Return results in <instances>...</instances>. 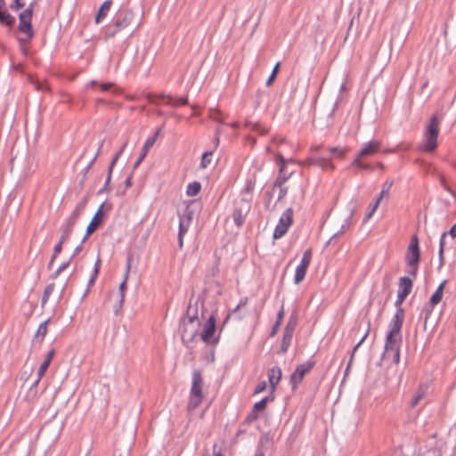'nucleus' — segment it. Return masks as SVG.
<instances>
[{"label":"nucleus","instance_id":"nucleus-49","mask_svg":"<svg viewBox=\"0 0 456 456\" xmlns=\"http://www.w3.org/2000/svg\"><path fill=\"white\" fill-rule=\"evenodd\" d=\"M70 261L68 260L64 263H62L52 274H51V278L52 279H56L64 270H66L69 265H70Z\"/></svg>","mask_w":456,"mask_h":456},{"label":"nucleus","instance_id":"nucleus-15","mask_svg":"<svg viewBox=\"0 0 456 456\" xmlns=\"http://www.w3.org/2000/svg\"><path fill=\"white\" fill-rule=\"evenodd\" d=\"M381 147L379 141L372 140L365 142L354 159H364L376 154Z\"/></svg>","mask_w":456,"mask_h":456},{"label":"nucleus","instance_id":"nucleus-58","mask_svg":"<svg viewBox=\"0 0 456 456\" xmlns=\"http://www.w3.org/2000/svg\"><path fill=\"white\" fill-rule=\"evenodd\" d=\"M41 379H39V376H37V379L32 383L28 389V395H31L32 396L37 395V387L40 382Z\"/></svg>","mask_w":456,"mask_h":456},{"label":"nucleus","instance_id":"nucleus-11","mask_svg":"<svg viewBox=\"0 0 456 456\" xmlns=\"http://www.w3.org/2000/svg\"><path fill=\"white\" fill-rule=\"evenodd\" d=\"M146 98L150 104H155V105L159 104L160 101H165V100H166L165 104L171 105L174 107H176L178 105H187L189 103L187 96H183L176 100H174L171 95L155 94L149 93V94H147Z\"/></svg>","mask_w":456,"mask_h":456},{"label":"nucleus","instance_id":"nucleus-43","mask_svg":"<svg viewBox=\"0 0 456 456\" xmlns=\"http://www.w3.org/2000/svg\"><path fill=\"white\" fill-rule=\"evenodd\" d=\"M54 288H55V284L54 283H49L45 288V290H44V293H43V296H42V300H41V306L42 307H44L45 305L47 303L50 296L52 295V293L54 290Z\"/></svg>","mask_w":456,"mask_h":456},{"label":"nucleus","instance_id":"nucleus-18","mask_svg":"<svg viewBox=\"0 0 456 456\" xmlns=\"http://www.w3.org/2000/svg\"><path fill=\"white\" fill-rule=\"evenodd\" d=\"M306 163L309 166L319 167L323 170H333L334 165L331 163L330 159L322 157H311L306 159Z\"/></svg>","mask_w":456,"mask_h":456},{"label":"nucleus","instance_id":"nucleus-24","mask_svg":"<svg viewBox=\"0 0 456 456\" xmlns=\"http://www.w3.org/2000/svg\"><path fill=\"white\" fill-rule=\"evenodd\" d=\"M316 364V362L314 360V356H312L307 362L304 363L298 364L295 371H297V375H301L302 377H305V374H307Z\"/></svg>","mask_w":456,"mask_h":456},{"label":"nucleus","instance_id":"nucleus-21","mask_svg":"<svg viewBox=\"0 0 456 456\" xmlns=\"http://www.w3.org/2000/svg\"><path fill=\"white\" fill-rule=\"evenodd\" d=\"M113 1L112 0H105L102 5L99 7V10L94 17V21L96 24L101 23L108 15Z\"/></svg>","mask_w":456,"mask_h":456},{"label":"nucleus","instance_id":"nucleus-36","mask_svg":"<svg viewBox=\"0 0 456 456\" xmlns=\"http://www.w3.org/2000/svg\"><path fill=\"white\" fill-rule=\"evenodd\" d=\"M101 264H102L101 258L98 256L94 263V270L91 274V277L87 282V288L91 289V287L94 285L95 281H96V279L99 275L100 270H101Z\"/></svg>","mask_w":456,"mask_h":456},{"label":"nucleus","instance_id":"nucleus-13","mask_svg":"<svg viewBox=\"0 0 456 456\" xmlns=\"http://www.w3.org/2000/svg\"><path fill=\"white\" fill-rule=\"evenodd\" d=\"M104 203H102L98 208L97 211L91 219L89 224L86 227V234L82 239V243H85L87 239L100 227V225L103 222L104 213H103Z\"/></svg>","mask_w":456,"mask_h":456},{"label":"nucleus","instance_id":"nucleus-16","mask_svg":"<svg viewBox=\"0 0 456 456\" xmlns=\"http://www.w3.org/2000/svg\"><path fill=\"white\" fill-rule=\"evenodd\" d=\"M402 340L403 339H402V336L400 333L397 334V333H393V332L387 331V334L386 336V340H385V351L383 353V355L386 353H388V352H391V351H394L396 349H400Z\"/></svg>","mask_w":456,"mask_h":456},{"label":"nucleus","instance_id":"nucleus-62","mask_svg":"<svg viewBox=\"0 0 456 456\" xmlns=\"http://www.w3.org/2000/svg\"><path fill=\"white\" fill-rule=\"evenodd\" d=\"M281 325V323H279V322H276L273 323V325L272 327V330L270 331V334H269L270 338H273V337H275L277 335Z\"/></svg>","mask_w":456,"mask_h":456},{"label":"nucleus","instance_id":"nucleus-60","mask_svg":"<svg viewBox=\"0 0 456 456\" xmlns=\"http://www.w3.org/2000/svg\"><path fill=\"white\" fill-rule=\"evenodd\" d=\"M284 314H285V310H284V305H281V306L280 307L278 313H277V315H276V322H279V323H281L282 321H283V318H284Z\"/></svg>","mask_w":456,"mask_h":456},{"label":"nucleus","instance_id":"nucleus-39","mask_svg":"<svg viewBox=\"0 0 456 456\" xmlns=\"http://www.w3.org/2000/svg\"><path fill=\"white\" fill-rule=\"evenodd\" d=\"M273 399H274V396L271 393L270 395H267V396L262 398L259 402L256 403L253 406V410H255V411H256V412H260V411H264L266 408L268 402L273 401Z\"/></svg>","mask_w":456,"mask_h":456},{"label":"nucleus","instance_id":"nucleus-59","mask_svg":"<svg viewBox=\"0 0 456 456\" xmlns=\"http://www.w3.org/2000/svg\"><path fill=\"white\" fill-rule=\"evenodd\" d=\"M448 232H444L442 233L441 237H440V240H439V250L438 252H444L445 250V238L447 237Z\"/></svg>","mask_w":456,"mask_h":456},{"label":"nucleus","instance_id":"nucleus-20","mask_svg":"<svg viewBox=\"0 0 456 456\" xmlns=\"http://www.w3.org/2000/svg\"><path fill=\"white\" fill-rule=\"evenodd\" d=\"M269 445H272V439L269 434L266 433L259 438L255 456H265V452Z\"/></svg>","mask_w":456,"mask_h":456},{"label":"nucleus","instance_id":"nucleus-63","mask_svg":"<svg viewBox=\"0 0 456 456\" xmlns=\"http://www.w3.org/2000/svg\"><path fill=\"white\" fill-rule=\"evenodd\" d=\"M162 128L163 126H159L157 128V130L155 131L154 134L149 138H147L146 140H151L152 141V146L154 145V143L156 142L158 137L159 136L161 131H162Z\"/></svg>","mask_w":456,"mask_h":456},{"label":"nucleus","instance_id":"nucleus-44","mask_svg":"<svg viewBox=\"0 0 456 456\" xmlns=\"http://www.w3.org/2000/svg\"><path fill=\"white\" fill-rule=\"evenodd\" d=\"M256 182V175H253L252 177L248 178L246 180L245 186H244V188L242 190V193L252 194V192H253V191L255 189Z\"/></svg>","mask_w":456,"mask_h":456},{"label":"nucleus","instance_id":"nucleus-50","mask_svg":"<svg viewBox=\"0 0 456 456\" xmlns=\"http://www.w3.org/2000/svg\"><path fill=\"white\" fill-rule=\"evenodd\" d=\"M125 298L122 297H118L116 304L113 305V311L115 315H119L122 312V307L124 304Z\"/></svg>","mask_w":456,"mask_h":456},{"label":"nucleus","instance_id":"nucleus-23","mask_svg":"<svg viewBox=\"0 0 456 456\" xmlns=\"http://www.w3.org/2000/svg\"><path fill=\"white\" fill-rule=\"evenodd\" d=\"M413 280L408 276H403L399 279L398 291L409 296L412 290Z\"/></svg>","mask_w":456,"mask_h":456},{"label":"nucleus","instance_id":"nucleus-54","mask_svg":"<svg viewBox=\"0 0 456 456\" xmlns=\"http://www.w3.org/2000/svg\"><path fill=\"white\" fill-rule=\"evenodd\" d=\"M257 419H258V412L255 411V410L252 409V411L245 418L244 423L250 424L253 421L256 420Z\"/></svg>","mask_w":456,"mask_h":456},{"label":"nucleus","instance_id":"nucleus-3","mask_svg":"<svg viewBox=\"0 0 456 456\" xmlns=\"http://www.w3.org/2000/svg\"><path fill=\"white\" fill-rule=\"evenodd\" d=\"M37 1H32L27 8H25L19 14V26L18 30L26 35L27 38H19L18 41L21 46L29 43L35 36V31L32 27V17Z\"/></svg>","mask_w":456,"mask_h":456},{"label":"nucleus","instance_id":"nucleus-8","mask_svg":"<svg viewBox=\"0 0 456 456\" xmlns=\"http://www.w3.org/2000/svg\"><path fill=\"white\" fill-rule=\"evenodd\" d=\"M293 223V209L291 208H287L279 219L277 225L274 228L273 238L274 240L281 239L283 237L289 226Z\"/></svg>","mask_w":456,"mask_h":456},{"label":"nucleus","instance_id":"nucleus-37","mask_svg":"<svg viewBox=\"0 0 456 456\" xmlns=\"http://www.w3.org/2000/svg\"><path fill=\"white\" fill-rule=\"evenodd\" d=\"M355 211V208H353L351 210L349 216L344 220L339 231L336 232L338 235L341 236L350 229L352 225V217L354 215Z\"/></svg>","mask_w":456,"mask_h":456},{"label":"nucleus","instance_id":"nucleus-41","mask_svg":"<svg viewBox=\"0 0 456 456\" xmlns=\"http://www.w3.org/2000/svg\"><path fill=\"white\" fill-rule=\"evenodd\" d=\"M201 190V184L198 181L190 183L187 186L186 193L188 196H196Z\"/></svg>","mask_w":456,"mask_h":456},{"label":"nucleus","instance_id":"nucleus-25","mask_svg":"<svg viewBox=\"0 0 456 456\" xmlns=\"http://www.w3.org/2000/svg\"><path fill=\"white\" fill-rule=\"evenodd\" d=\"M446 282L447 281L444 280L438 285V287L436 288V291L433 293L428 303L436 305L441 302L444 296V289Z\"/></svg>","mask_w":456,"mask_h":456},{"label":"nucleus","instance_id":"nucleus-38","mask_svg":"<svg viewBox=\"0 0 456 456\" xmlns=\"http://www.w3.org/2000/svg\"><path fill=\"white\" fill-rule=\"evenodd\" d=\"M50 322V318L40 323L35 335L36 339H39L42 342L47 334V324Z\"/></svg>","mask_w":456,"mask_h":456},{"label":"nucleus","instance_id":"nucleus-30","mask_svg":"<svg viewBox=\"0 0 456 456\" xmlns=\"http://www.w3.org/2000/svg\"><path fill=\"white\" fill-rule=\"evenodd\" d=\"M363 159H354L348 168H355L358 170L373 171L372 165L363 162Z\"/></svg>","mask_w":456,"mask_h":456},{"label":"nucleus","instance_id":"nucleus-22","mask_svg":"<svg viewBox=\"0 0 456 456\" xmlns=\"http://www.w3.org/2000/svg\"><path fill=\"white\" fill-rule=\"evenodd\" d=\"M294 333L283 330L282 338L281 341L280 348L277 352L280 355L287 354L293 338Z\"/></svg>","mask_w":456,"mask_h":456},{"label":"nucleus","instance_id":"nucleus-2","mask_svg":"<svg viewBox=\"0 0 456 456\" xmlns=\"http://www.w3.org/2000/svg\"><path fill=\"white\" fill-rule=\"evenodd\" d=\"M88 202V198L84 197L80 202H78L75 208V209L71 212L69 216H68L61 225V237L59 239L60 243L64 244L67 242L74 231L75 225L78 222L81 215L86 209V207Z\"/></svg>","mask_w":456,"mask_h":456},{"label":"nucleus","instance_id":"nucleus-5","mask_svg":"<svg viewBox=\"0 0 456 456\" xmlns=\"http://www.w3.org/2000/svg\"><path fill=\"white\" fill-rule=\"evenodd\" d=\"M443 117L434 114L424 133V142L420 150L424 152H432L437 147V137L439 134V125Z\"/></svg>","mask_w":456,"mask_h":456},{"label":"nucleus","instance_id":"nucleus-17","mask_svg":"<svg viewBox=\"0 0 456 456\" xmlns=\"http://www.w3.org/2000/svg\"><path fill=\"white\" fill-rule=\"evenodd\" d=\"M404 320V310L399 309L396 310L393 318L391 319L388 324V332L397 333L399 334Z\"/></svg>","mask_w":456,"mask_h":456},{"label":"nucleus","instance_id":"nucleus-28","mask_svg":"<svg viewBox=\"0 0 456 456\" xmlns=\"http://www.w3.org/2000/svg\"><path fill=\"white\" fill-rule=\"evenodd\" d=\"M369 330H370V322L368 323V329H367L365 334L363 335V337L361 338V340L354 346V347L352 350V354H351L349 362H348L347 366H346V368L345 370V374H344L343 380H345L346 377L348 375V373L350 371L351 364H352L353 360H354V353L359 348V346L362 344V342L366 339V338H367V336L369 334Z\"/></svg>","mask_w":456,"mask_h":456},{"label":"nucleus","instance_id":"nucleus-47","mask_svg":"<svg viewBox=\"0 0 456 456\" xmlns=\"http://www.w3.org/2000/svg\"><path fill=\"white\" fill-rule=\"evenodd\" d=\"M380 203L379 199H376L375 202L373 204H370L368 207V212L364 218V223H366L375 213L376 209L378 208L379 205Z\"/></svg>","mask_w":456,"mask_h":456},{"label":"nucleus","instance_id":"nucleus-27","mask_svg":"<svg viewBox=\"0 0 456 456\" xmlns=\"http://www.w3.org/2000/svg\"><path fill=\"white\" fill-rule=\"evenodd\" d=\"M54 354H55L54 349L50 350L48 352V354H46L44 362L39 366V368L37 370V376H39V379H42L43 376L45 375V373L46 372V370H47L49 365L51 364V362L54 356Z\"/></svg>","mask_w":456,"mask_h":456},{"label":"nucleus","instance_id":"nucleus-26","mask_svg":"<svg viewBox=\"0 0 456 456\" xmlns=\"http://www.w3.org/2000/svg\"><path fill=\"white\" fill-rule=\"evenodd\" d=\"M151 147H152V141L146 140L144 142V144H143L142 150H141V153H140L139 157L137 158L136 161L133 165V171H134L138 168V167L143 161V159L147 156V154Z\"/></svg>","mask_w":456,"mask_h":456},{"label":"nucleus","instance_id":"nucleus-52","mask_svg":"<svg viewBox=\"0 0 456 456\" xmlns=\"http://www.w3.org/2000/svg\"><path fill=\"white\" fill-rule=\"evenodd\" d=\"M191 224L179 220L178 236H183L187 233Z\"/></svg>","mask_w":456,"mask_h":456},{"label":"nucleus","instance_id":"nucleus-12","mask_svg":"<svg viewBox=\"0 0 456 456\" xmlns=\"http://www.w3.org/2000/svg\"><path fill=\"white\" fill-rule=\"evenodd\" d=\"M312 249H306L302 256L299 265L297 266L294 276L295 284H299L305 277L306 271L312 260Z\"/></svg>","mask_w":456,"mask_h":456},{"label":"nucleus","instance_id":"nucleus-64","mask_svg":"<svg viewBox=\"0 0 456 456\" xmlns=\"http://www.w3.org/2000/svg\"><path fill=\"white\" fill-rule=\"evenodd\" d=\"M280 189L279 195L277 200H282L288 193V187L281 185V187H278Z\"/></svg>","mask_w":456,"mask_h":456},{"label":"nucleus","instance_id":"nucleus-56","mask_svg":"<svg viewBox=\"0 0 456 456\" xmlns=\"http://www.w3.org/2000/svg\"><path fill=\"white\" fill-rule=\"evenodd\" d=\"M25 6V2H22L20 0H13L12 3L10 4V9L12 11H19L20 9H22Z\"/></svg>","mask_w":456,"mask_h":456},{"label":"nucleus","instance_id":"nucleus-51","mask_svg":"<svg viewBox=\"0 0 456 456\" xmlns=\"http://www.w3.org/2000/svg\"><path fill=\"white\" fill-rule=\"evenodd\" d=\"M407 297H408L407 295H404V294L397 291V297H396V299L395 302V306L396 310L403 309L402 307V305Z\"/></svg>","mask_w":456,"mask_h":456},{"label":"nucleus","instance_id":"nucleus-6","mask_svg":"<svg viewBox=\"0 0 456 456\" xmlns=\"http://www.w3.org/2000/svg\"><path fill=\"white\" fill-rule=\"evenodd\" d=\"M203 378L200 370H194L192 372L191 387L188 402V409L193 411L200 406L203 400Z\"/></svg>","mask_w":456,"mask_h":456},{"label":"nucleus","instance_id":"nucleus-53","mask_svg":"<svg viewBox=\"0 0 456 456\" xmlns=\"http://www.w3.org/2000/svg\"><path fill=\"white\" fill-rule=\"evenodd\" d=\"M330 151L331 153H334L337 155L338 158H339L340 159H343L346 156V149H342V148H339V147H332L330 149Z\"/></svg>","mask_w":456,"mask_h":456},{"label":"nucleus","instance_id":"nucleus-9","mask_svg":"<svg viewBox=\"0 0 456 456\" xmlns=\"http://www.w3.org/2000/svg\"><path fill=\"white\" fill-rule=\"evenodd\" d=\"M216 320L215 314H211L204 324L203 331L201 333V339L206 344H210L213 346H216L219 342L220 336L215 337L216 330Z\"/></svg>","mask_w":456,"mask_h":456},{"label":"nucleus","instance_id":"nucleus-31","mask_svg":"<svg viewBox=\"0 0 456 456\" xmlns=\"http://www.w3.org/2000/svg\"><path fill=\"white\" fill-rule=\"evenodd\" d=\"M434 307H435L434 305L426 303L421 310L420 317L424 318V324H423L424 330H427L428 322L433 314Z\"/></svg>","mask_w":456,"mask_h":456},{"label":"nucleus","instance_id":"nucleus-1","mask_svg":"<svg viewBox=\"0 0 456 456\" xmlns=\"http://www.w3.org/2000/svg\"><path fill=\"white\" fill-rule=\"evenodd\" d=\"M199 298H190L184 316L181 319L180 329L183 339L192 342L198 335V328L200 325L199 320Z\"/></svg>","mask_w":456,"mask_h":456},{"label":"nucleus","instance_id":"nucleus-29","mask_svg":"<svg viewBox=\"0 0 456 456\" xmlns=\"http://www.w3.org/2000/svg\"><path fill=\"white\" fill-rule=\"evenodd\" d=\"M16 22V19L6 9L0 11V23L4 26L12 28Z\"/></svg>","mask_w":456,"mask_h":456},{"label":"nucleus","instance_id":"nucleus-55","mask_svg":"<svg viewBox=\"0 0 456 456\" xmlns=\"http://www.w3.org/2000/svg\"><path fill=\"white\" fill-rule=\"evenodd\" d=\"M110 180H111V177H110V175H107L104 185L97 192L98 195L110 191Z\"/></svg>","mask_w":456,"mask_h":456},{"label":"nucleus","instance_id":"nucleus-14","mask_svg":"<svg viewBox=\"0 0 456 456\" xmlns=\"http://www.w3.org/2000/svg\"><path fill=\"white\" fill-rule=\"evenodd\" d=\"M278 164L280 166L279 169V175L276 177L273 185V190H274L276 187H281V185H284V183L291 177L293 175V171H291L289 174L285 173V166L288 162H292V159H286L281 154H279L277 156Z\"/></svg>","mask_w":456,"mask_h":456},{"label":"nucleus","instance_id":"nucleus-45","mask_svg":"<svg viewBox=\"0 0 456 456\" xmlns=\"http://www.w3.org/2000/svg\"><path fill=\"white\" fill-rule=\"evenodd\" d=\"M304 377L301 375H297V371L294 370V372L290 375L289 378V384L291 386L292 391H295L297 388V386L303 381Z\"/></svg>","mask_w":456,"mask_h":456},{"label":"nucleus","instance_id":"nucleus-42","mask_svg":"<svg viewBox=\"0 0 456 456\" xmlns=\"http://www.w3.org/2000/svg\"><path fill=\"white\" fill-rule=\"evenodd\" d=\"M178 215L179 220L184 221V223H187L188 224H191L193 218V210L190 208V206H186L183 214Z\"/></svg>","mask_w":456,"mask_h":456},{"label":"nucleus","instance_id":"nucleus-61","mask_svg":"<svg viewBox=\"0 0 456 456\" xmlns=\"http://www.w3.org/2000/svg\"><path fill=\"white\" fill-rule=\"evenodd\" d=\"M265 389H266V382L265 381H261L255 387L254 393L255 394H259V393L264 392Z\"/></svg>","mask_w":456,"mask_h":456},{"label":"nucleus","instance_id":"nucleus-32","mask_svg":"<svg viewBox=\"0 0 456 456\" xmlns=\"http://www.w3.org/2000/svg\"><path fill=\"white\" fill-rule=\"evenodd\" d=\"M244 126L250 130L257 132L261 135L266 134L268 133V129L266 127L263 126L258 122L246 120V122L244 123Z\"/></svg>","mask_w":456,"mask_h":456},{"label":"nucleus","instance_id":"nucleus-40","mask_svg":"<svg viewBox=\"0 0 456 456\" xmlns=\"http://www.w3.org/2000/svg\"><path fill=\"white\" fill-rule=\"evenodd\" d=\"M394 184V181L391 179H387L386 182L382 184L381 191L377 199H379L381 200L383 198L388 199L389 197V191L391 187Z\"/></svg>","mask_w":456,"mask_h":456},{"label":"nucleus","instance_id":"nucleus-19","mask_svg":"<svg viewBox=\"0 0 456 456\" xmlns=\"http://www.w3.org/2000/svg\"><path fill=\"white\" fill-rule=\"evenodd\" d=\"M268 375V380L271 387V393L273 394L276 386L281 381L282 377V371L281 369L279 366H273L271 369L268 370L267 372Z\"/></svg>","mask_w":456,"mask_h":456},{"label":"nucleus","instance_id":"nucleus-48","mask_svg":"<svg viewBox=\"0 0 456 456\" xmlns=\"http://www.w3.org/2000/svg\"><path fill=\"white\" fill-rule=\"evenodd\" d=\"M212 155H213L212 151H206L203 153V155L201 157V161H200V167L202 168H206L210 164Z\"/></svg>","mask_w":456,"mask_h":456},{"label":"nucleus","instance_id":"nucleus-57","mask_svg":"<svg viewBox=\"0 0 456 456\" xmlns=\"http://www.w3.org/2000/svg\"><path fill=\"white\" fill-rule=\"evenodd\" d=\"M424 396V393L421 391H419L411 399V407L414 408L418 405L420 399Z\"/></svg>","mask_w":456,"mask_h":456},{"label":"nucleus","instance_id":"nucleus-35","mask_svg":"<svg viewBox=\"0 0 456 456\" xmlns=\"http://www.w3.org/2000/svg\"><path fill=\"white\" fill-rule=\"evenodd\" d=\"M130 257L127 258V263H126V273H125V275H124V279L123 281H121V283L119 284V287H118V297H122L123 296V298H125V293H126V290L127 289V285H126V281H127V278H128V274H129V272H130Z\"/></svg>","mask_w":456,"mask_h":456},{"label":"nucleus","instance_id":"nucleus-34","mask_svg":"<svg viewBox=\"0 0 456 456\" xmlns=\"http://www.w3.org/2000/svg\"><path fill=\"white\" fill-rule=\"evenodd\" d=\"M297 324H298V315L297 313H292L289 315L283 330L295 333Z\"/></svg>","mask_w":456,"mask_h":456},{"label":"nucleus","instance_id":"nucleus-4","mask_svg":"<svg viewBox=\"0 0 456 456\" xmlns=\"http://www.w3.org/2000/svg\"><path fill=\"white\" fill-rule=\"evenodd\" d=\"M421 254L419 244V238L416 234L412 235L405 253V263L407 265L406 273L413 278H416L419 272Z\"/></svg>","mask_w":456,"mask_h":456},{"label":"nucleus","instance_id":"nucleus-46","mask_svg":"<svg viewBox=\"0 0 456 456\" xmlns=\"http://www.w3.org/2000/svg\"><path fill=\"white\" fill-rule=\"evenodd\" d=\"M280 68H281V62H280V61H278V62L274 65V67H273V70H272V72H271V74H270L269 77H268V78H267V80H266V83H265V84H266V86H270L273 83V81L275 80V78H276V77H277V74H278V73H279V71H280Z\"/></svg>","mask_w":456,"mask_h":456},{"label":"nucleus","instance_id":"nucleus-10","mask_svg":"<svg viewBox=\"0 0 456 456\" xmlns=\"http://www.w3.org/2000/svg\"><path fill=\"white\" fill-rule=\"evenodd\" d=\"M134 19V13L127 8H120L114 15L111 22L115 24V28L120 31L130 26Z\"/></svg>","mask_w":456,"mask_h":456},{"label":"nucleus","instance_id":"nucleus-7","mask_svg":"<svg viewBox=\"0 0 456 456\" xmlns=\"http://www.w3.org/2000/svg\"><path fill=\"white\" fill-rule=\"evenodd\" d=\"M251 208V197L250 198H240L234 201V208L232 211V219L234 224L240 228L244 223L245 219L249 213Z\"/></svg>","mask_w":456,"mask_h":456},{"label":"nucleus","instance_id":"nucleus-33","mask_svg":"<svg viewBox=\"0 0 456 456\" xmlns=\"http://www.w3.org/2000/svg\"><path fill=\"white\" fill-rule=\"evenodd\" d=\"M119 32H121L118 28H115V24L111 21L103 28V39L104 41H108L110 38L116 37Z\"/></svg>","mask_w":456,"mask_h":456}]
</instances>
